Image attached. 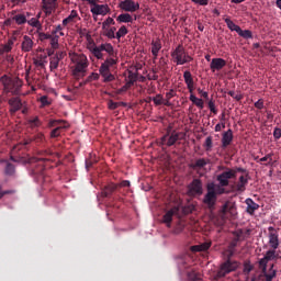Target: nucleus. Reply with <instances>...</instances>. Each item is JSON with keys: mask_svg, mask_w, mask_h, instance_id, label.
<instances>
[{"mask_svg": "<svg viewBox=\"0 0 281 281\" xmlns=\"http://www.w3.org/2000/svg\"><path fill=\"white\" fill-rule=\"evenodd\" d=\"M179 140V134L172 132V134H166L160 138V145L173 146Z\"/></svg>", "mask_w": 281, "mask_h": 281, "instance_id": "obj_12", "label": "nucleus"}, {"mask_svg": "<svg viewBox=\"0 0 281 281\" xmlns=\"http://www.w3.org/2000/svg\"><path fill=\"white\" fill-rule=\"evenodd\" d=\"M187 277L189 281H201L202 279L200 271H196V270L188 271Z\"/></svg>", "mask_w": 281, "mask_h": 281, "instance_id": "obj_32", "label": "nucleus"}, {"mask_svg": "<svg viewBox=\"0 0 281 281\" xmlns=\"http://www.w3.org/2000/svg\"><path fill=\"white\" fill-rule=\"evenodd\" d=\"M48 127L53 128L50 132V137L56 138L59 137L63 128L69 127V124L66 121H49Z\"/></svg>", "mask_w": 281, "mask_h": 281, "instance_id": "obj_8", "label": "nucleus"}, {"mask_svg": "<svg viewBox=\"0 0 281 281\" xmlns=\"http://www.w3.org/2000/svg\"><path fill=\"white\" fill-rule=\"evenodd\" d=\"M14 47V40L10 38L7 43L3 45H0V56H3L4 54L11 53L12 48Z\"/></svg>", "mask_w": 281, "mask_h": 281, "instance_id": "obj_21", "label": "nucleus"}, {"mask_svg": "<svg viewBox=\"0 0 281 281\" xmlns=\"http://www.w3.org/2000/svg\"><path fill=\"white\" fill-rule=\"evenodd\" d=\"M176 94H177L176 89H170V90L166 93V98L169 99V101H170L171 99H173V98L176 97Z\"/></svg>", "mask_w": 281, "mask_h": 281, "instance_id": "obj_56", "label": "nucleus"}, {"mask_svg": "<svg viewBox=\"0 0 281 281\" xmlns=\"http://www.w3.org/2000/svg\"><path fill=\"white\" fill-rule=\"evenodd\" d=\"M105 36L110 37V40H113L115 34H113L112 29H106Z\"/></svg>", "mask_w": 281, "mask_h": 281, "instance_id": "obj_63", "label": "nucleus"}, {"mask_svg": "<svg viewBox=\"0 0 281 281\" xmlns=\"http://www.w3.org/2000/svg\"><path fill=\"white\" fill-rule=\"evenodd\" d=\"M183 78H184V83H187V88L189 89V93L193 94L194 80H193V77H192V72H190V70H184Z\"/></svg>", "mask_w": 281, "mask_h": 281, "instance_id": "obj_15", "label": "nucleus"}, {"mask_svg": "<svg viewBox=\"0 0 281 281\" xmlns=\"http://www.w3.org/2000/svg\"><path fill=\"white\" fill-rule=\"evenodd\" d=\"M274 139H281V127H274Z\"/></svg>", "mask_w": 281, "mask_h": 281, "instance_id": "obj_59", "label": "nucleus"}, {"mask_svg": "<svg viewBox=\"0 0 281 281\" xmlns=\"http://www.w3.org/2000/svg\"><path fill=\"white\" fill-rule=\"evenodd\" d=\"M225 23L228 26L229 31H235V32H237L238 35H240V26L238 24L234 23V21H232V19L226 18Z\"/></svg>", "mask_w": 281, "mask_h": 281, "instance_id": "obj_31", "label": "nucleus"}, {"mask_svg": "<svg viewBox=\"0 0 281 281\" xmlns=\"http://www.w3.org/2000/svg\"><path fill=\"white\" fill-rule=\"evenodd\" d=\"M9 104L11 106V110L12 113H15L16 111L21 110L23 104H22V100L19 99V98H15V99H10L9 100Z\"/></svg>", "mask_w": 281, "mask_h": 281, "instance_id": "obj_25", "label": "nucleus"}, {"mask_svg": "<svg viewBox=\"0 0 281 281\" xmlns=\"http://www.w3.org/2000/svg\"><path fill=\"white\" fill-rule=\"evenodd\" d=\"M207 164L209 161L205 157H200L194 162H190L189 167L193 170H201L202 168H205Z\"/></svg>", "mask_w": 281, "mask_h": 281, "instance_id": "obj_19", "label": "nucleus"}, {"mask_svg": "<svg viewBox=\"0 0 281 281\" xmlns=\"http://www.w3.org/2000/svg\"><path fill=\"white\" fill-rule=\"evenodd\" d=\"M198 93H200L201 94V97H203V99H209V93H207V91H203V89H201V88H199L198 89Z\"/></svg>", "mask_w": 281, "mask_h": 281, "instance_id": "obj_62", "label": "nucleus"}, {"mask_svg": "<svg viewBox=\"0 0 281 281\" xmlns=\"http://www.w3.org/2000/svg\"><path fill=\"white\" fill-rule=\"evenodd\" d=\"M172 59L177 65H186L190 61H193V57L187 53L183 45H178L175 50L171 53Z\"/></svg>", "mask_w": 281, "mask_h": 281, "instance_id": "obj_5", "label": "nucleus"}, {"mask_svg": "<svg viewBox=\"0 0 281 281\" xmlns=\"http://www.w3.org/2000/svg\"><path fill=\"white\" fill-rule=\"evenodd\" d=\"M248 176L249 173H246V178L245 176H239V181L237 183V191L238 192H244L246 189V186L248 183Z\"/></svg>", "mask_w": 281, "mask_h": 281, "instance_id": "obj_28", "label": "nucleus"}, {"mask_svg": "<svg viewBox=\"0 0 281 281\" xmlns=\"http://www.w3.org/2000/svg\"><path fill=\"white\" fill-rule=\"evenodd\" d=\"M30 124H31V126H35V127L41 126L40 117L35 116L34 119H31Z\"/></svg>", "mask_w": 281, "mask_h": 281, "instance_id": "obj_53", "label": "nucleus"}, {"mask_svg": "<svg viewBox=\"0 0 281 281\" xmlns=\"http://www.w3.org/2000/svg\"><path fill=\"white\" fill-rule=\"evenodd\" d=\"M276 259V251L273 249H269L266 252V260H267V265L269 262V260Z\"/></svg>", "mask_w": 281, "mask_h": 281, "instance_id": "obj_48", "label": "nucleus"}, {"mask_svg": "<svg viewBox=\"0 0 281 281\" xmlns=\"http://www.w3.org/2000/svg\"><path fill=\"white\" fill-rule=\"evenodd\" d=\"M187 194L191 198L201 196L203 194V181L195 178L187 187Z\"/></svg>", "mask_w": 281, "mask_h": 281, "instance_id": "obj_7", "label": "nucleus"}, {"mask_svg": "<svg viewBox=\"0 0 281 281\" xmlns=\"http://www.w3.org/2000/svg\"><path fill=\"white\" fill-rule=\"evenodd\" d=\"M15 191L9 190V191H2V187L0 186V200L5 196V194H14Z\"/></svg>", "mask_w": 281, "mask_h": 281, "instance_id": "obj_61", "label": "nucleus"}, {"mask_svg": "<svg viewBox=\"0 0 281 281\" xmlns=\"http://www.w3.org/2000/svg\"><path fill=\"white\" fill-rule=\"evenodd\" d=\"M26 23H29L30 26H34L35 29H37L38 32L43 31V24L36 18L29 19V21L26 19Z\"/></svg>", "mask_w": 281, "mask_h": 281, "instance_id": "obj_35", "label": "nucleus"}, {"mask_svg": "<svg viewBox=\"0 0 281 281\" xmlns=\"http://www.w3.org/2000/svg\"><path fill=\"white\" fill-rule=\"evenodd\" d=\"M205 146H206V150H211V148H213V138L212 137H206Z\"/></svg>", "mask_w": 281, "mask_h": 281, "instance_id": "obj_55", "label": "nucleus"}, {"mask_svg": "<svg viewBox=\"0 0 281 281\" xmlns=\"http://www.w3.org/2000/svg\"><path fill=\"white\" fill-rule=\"evenodd\" d=\"M40 102H41V106H42V108L50 106V104H52V100H49L46 94H44L43 97H41Z\"/></svg>", "mask_w": 281, "mask_h": 281, "instance_id": "obj_45", "label": "nucleus"}, {"mask_svg": "<svg viewBox=\"0 0 281 281\" xmlns=\"http://www.w3.org/2000/svg\"><path fill=\"white\" fill-rule=\"evenodd\" d=\"M115 21L113 18H108L105 19V21L102 23V27L103 29H106V26L109 25H114Z\"/></svg>", "mask_w": 281, "mask_h": 281, "instance_id": "obj_52", "label": "nucleus"}, {"mask_svg": "<svg viewBox=\"0 0 281 281\" xmlns=\"http://www.w3.org/2000/svg\"><path fill=\"white\" fill-rule=\"evenodd\" d=\"M57 67H59V56L56 53L50 58L49 69H50V71H54L55 69H57Z\"/></svg>", "mask_w": 281, "mask_h": 281, "instance_id": "obj_34", "label": "nucleus"}, {"mask_svg": "<svg viewBox=\"0 0 281 281\" xmlns=\"http://www.w3.org/2000/svg\"><path fill=\"white\" fill-rule=\"evenodd\" d=\"M34 46V42L30 35H23V42L21 48L23 53H30Z\"/></svg>", "mask_w": 281, "mask_h": 281, "instance_id": "obj_17", "label": "nucleus"}, {"mask_svg": "<svg viewBox=\"0 0 281 281\" xmlns=\"http://www.w3.org/2000/svg\"><path fill=\"white\" fill-rule=\"evenodd\" d=\"M192 3L200 4L201 7H207L209 0H192Z\"/></svg>", "mask_w": 281, "mask_h": 281, "instance_id": "obj_57", "label": "nucleus"}, {"mask_svg": "<svg viewBox=\"0 0 281 281\" xmlns=\"http://www.w3.org/2000/svg\"><path fill=\"white\" fill-rule=\"evenodd\" d=\"M31 15V12L18 13V15H14L13 20L16 25H25V23H27V18H30Z\"/></svg>", "mask_w": 281, "mask_h": 281, "instance_id": "obj_20", "label": "nucleus"}, {"mask_svg": "<svg viewBox=\"0 0 281 281\" xmlns=\"http://www.w3.org/2000/svg\"><path fill=\"white\" fill-rule=\"evenodd\" d=\"M72 67L71 71L76 80L86 77L90 65L86 54L74 53L71 55Z\"/></svg>", "mask_w": 281, "mask_h": 281, "instance_id": "obj_4", "label": "nucleus"}, {"mask_svg": "<svg viewBox=\"0 0 281 281\" xmlns=\"http://www.w3.org/2000/svg\"><path fill=\"white\" fill-rule=\"evenodd\" d=\"M255 266L250 263V260L244 261V274L249 279L250 272L254 270Z\"/></svg>", "mask_w": 281, "mask_h": 281, "instance_id": "obj_37", "label": "nucleus"}, {"mask_svg": "<svg viewBox=\"0 0 281 281\" xmlns=\"http://www.w3.org/2000/svg\"><path fill=\"white\" fill-rule=\"evenodd\" d=\"M108 12H109L108 4H98V2H95V7L91 8L92 15H106Z\"/></svg>", "mask_w": 281, "mask_h": 281, "instance_id": "obj_18", "label": "nucleus"}, {"mask_svg": "<svg viewBox=\"0 0 281 281\" xmlns=\"http://www.w3.org/2000/svg\"><path fill=\"white\" fill-rule=\"evenodd\" d=\"M32 140H35V143H43L45 140V135L44 134H36L35 137L33 138H27L24 140V145H30Z\"/></svg>", "mask_w": 281, "mask_h": 281, "instance_id": "obj_39", "label": "nucleus"}, {"mask_svg": "<svg viewBox=\"0 0 281 281\" xmlns=\"http://www.w3.org/2000/svg\"><path fill=\"white\" fill-rule=\"evenodd\" d=\"M209 110L214 113V115H217V110L214 100H209Z\"/></svg>", "mask_w": 281, "mask_h": 281, "instance_id": "obj_51", "label": "nucleus"}, {"mask_svg": "<svg viewBox=\"0 0 281 281\" xmlns=\"http://www.w3.org/2000/svg\"><path fill=\"white\" fill-rule=\"evenodd\" d=\"M15 172V167L12 165V162H7L5 165V175L13 176Z\"/></svg>", "mask_w": 281, "mask_h": 281, "instance_id": "obj_44", "label": "nucleus"}, {"mask_svg": "<svg viewBox=\"0 0 281 281\" xmlns=\"http://www.w3.org/2000/svg\"><path fill=\"white\" fill-rule=\"evenodd\" d=\"M233 139H234V134L232 130H227V132H225L222 137V147L226 148L227 146H229Z\"/></svg>", "mask_w": 281, "mask_h": 281, "instance_id": "obj_22", "label": "nucleus"}, {"mask_svg": "<svg viewBox=\"0 0 281 281\" xmlns=\"http://www.w3.org/2000/svg\"><path fill=\"white\" fill-rule=\"evenodd\" d=\"M245 203L247 205L246 213L255 214L256 211L260 210L259 203L254 202L252 198H246Z\"/></svg>", "mask_w": 281, "mask_h": 281, "instance_id": "obj_16", "label": "nucleus"}, {"mask_svg": "<svg viewBox=\"0 0 281 281\" xmlns=\"http://www.w3.org/2000/svg\"><path fill=\"white\" fill-rule=\"evenodd\" d=\"M100 75L98 72H91V75L86 78V82L90 83L93 82L94 80H99Z\"/></svg>", "mask_w": 281, "mask_h": 281, "instance_id": "obj_49", "label": "nucleus"}, {"mask_svg": "<svg viewBox=\"0 0 281 281\" xmlns=\"http://www.w3.org/2000/svg\"><path fill=\"white\" fill-rule=\"evenodd\" d=\"M225 65H227L226 59L213 58L211 64H210L211 71H213V72L221 71L223 69V67H225Z\"/></svg>", "mask_w": 281, "mask_h": 281, "instance_id": "obj_14", "label": "nucleus"}, {"mask_svg": "<svg viewBox=\"0 0 281 281\" xmlns=\"http://www.w3.org/2000/svg\"><path fill=\"white\" fill-rule=\"evenodd\" d=\"M259 268L261 269L265 278H267V272H268L267 255H265V257H262V259L259 260Z\"/></svg>", "mask_w": 281, "mask_h": 281, "instance_id": "obj_36", "label": "nucleus"}, {"mask_svg": "<svg viewBox=\"0 0 281 281\" xmlns=\"http://www.w3.org/2000/svg\"><path fill=\"white\" fill-rule=\"evenodd\" d=\"M29 164H36L32 169V175L36 176L37 180H45V159H38L37 157H31Z\"/></svg>", "mask_w": 281, "mask_h": 281, "instance_id": "obj_6", "label": "nucleus"}, {"mask_svg": "<svg viewBox=\"0 0 281 281\" xmlns=\"http://www.w3.org/2000/svg\"><path fill=\"white\" fill-rule=\"evenodd\" d=\"M119 191V184L117 183H108L104 184L101 189V196L102 198H112L114 192Z\"/></svg>", "mask_w": 281, "mask_h": 281, "instance_id": "obj_11", "label": "nucleus"}, {"mask_svg": "<svg viewBox=\"0 0 281 281\" xmlns=\"http://www.w3.org/2000/svg\"><path fill=\"white\" fill-rule=\"evenodd\" d=\"M120 106L121 104H119V102H114V100H109L108 102L109 110H117Z\"/></svg>", "mask_w": 281, "mask_h": 281, "instance_id": "obj_50", "label": "nucleus"}, {"mask_svg": "<svg viewBox=\"0 0 281 281\" xmlns=\"http://www.w3.org/2000/svg\"><path fill=\"white\" fill-rule=\"evenodd\" d=\"M76 18H78L77 10H71L70 14L66 19H63V25L67 26V25H69V23H75Z\"/></svg>", "mask_w": 281, "mask_h": 281, "instance_id": "obj_29", "label": "nucleus"}, {"mask_svg": "<svg viewBox=\"0 0 281 281\" xmlns=\"http://www.w3.org/2000/svg\"><path fill=\"white\" fill-rule=\"evenodd\" d=\"M22 85H23L22 80H20V79L14 80L13 78H11V91H10V93L19 94L20 91H21Z\"/></svg>", "mask_w": 281, "mask_h": 281, "instance_id": "obj_23", "label": "nucleus"}, {"mask_svg": "<svg viewBox=\"0 0 281 281\" xmlns=\"http://www.w3.org/2000/svg\"><path fill=\"white\" fill-rule=\"evenodd\" d=\"M119 8H121V10H123L124 12H127V14H133L134 12H137V10H139L140 4L139 2H136L134 0H124L119 2Z\"/></svg>", "mask_w": 281, "mask_h": 281, "instance_id": "obj_9", "label": "nucleus"}, {"mask_svg": "<svg viewBox=\"0 0 281 281\" xmlns=\"http://www.w3.org/2000/svg\"><path fill=\"white\" fill-rule=\"evenodd\" d=\"M212 246V241H203L202 244H198L195 246H191V251H207Z\"/></svg>", "mask_w": 281, "mask_h": 281, "instance_id": "obj_24", "label": "nucleus"}, {"mask_svg": "<svg viewBox=\"0 0 281 281\" xmlns=\"http://www.w3.org/2000/svg\"><path fill=\"white\" fill-rule=\"evenodd\" d=\"M177 211H178L177 209H170L169 211H167L166 214H164L162 222L167 224L168 227H170L172 218L177 213Z\"/></svg>", "mask_w": 281, "mask_h": 281, "instance_id": "obj_26", "label": "nucleus"}, {"mask_svg": "<svg viewBox=\"0 0 281 281\" xmlns=\"http://www.w3.org/2000/svg\"><path fill=\"white\" fill-rule=\"evenodd\" d=\"M137 80H138L137 72H133L132 70H130V72H128V83L133 85V83L137 82Z\"/></svg>", "mask_w": 281, "mask_h": 281, "instance_id": "obj_47", "label": "nucleus"}, {"mask_svg": "<svg viewBox=\"0 0 281 281\" xmlns=\"http://www.w3.org/2000/svg\"><path fill=\"white\" fill-rule=\"evenodd\" d=\"M58 0H43V10L46 15L53 14L54 10H56Z\"/></svg>", "mask_w": 281, "mask_h": 281, "instance_id": "obj_13", "label": "nucleus"}, {"mask_svg": "<svg viewBox=\"0 0 281 281\" xmlns=\"http://www.w3.org/2000/svg\"><path fill=\"white\" fill-rule=\"evenodd\" d=\"M239 36L244 37L245 40H249L254 37V34L251 31H243V29L239 26Z\"/></svg>", "mask_w": 281, "mask_h": 281, "instance_id": "obj_46", "label": "nucleus"}, {"mask_svg": "<svg viewBox=\"0 0 281 281\" xmlns=\"http://www.w3.org/2000/svg\"><path fill=\"white\" fill-rule=\"evenodd\" d=\"M190 100L191 102H193L195 106L200 108V110H203L204 101L202 99H198V97L194 93H192L190 94Z\"/></svg>", "mask_w": 281, "mask_h": 281, "instance_id": "obj_38", "label": "nucleus"}, {"mask_svg": "<svg viewBox=\"0 0 281 281\" xmlns=\"http://www.w3.org/2000/svg\"><path fill=\"white\" fill-rule=\"evenodd\" d=\"M239 237L234 238V240L231 241L228 246V258L221 265L220 270L216 272L215 279L225 278L227 273H231V271H236L239 267L238 262L236 260H232V257L236 252L237 244H238Z\"/></svg>", "mask_w": 281, "mask_h": 281, "instance_id": "obj_3", "label": "nucleus"}, {"mask_svg": "<svg viewBox=\"0 0 281 281\" xmlns=\"http://www.w3.org/2000/svg\"><path fill=\"white\" fill-rule=\"evenodd\" d=\"M255 108L262 110V108H265V101L262 99L257 100V102H255Z\"/></svg>", "mask_w": 281, "mask_h": 281, "instance_id": "obj_58", "label": "nucleus"}, {"mask_svg": "<svg viewBox=\"0 0 281 281\" xmlns=\"http://www.w3.org/2000/svg\"><path fill=\"white\" fill-rule=\"evenodd\" d=\"M232 178H236V170L229 168L217 176L216 180L220 182V184L214 183V181L206 183V194H204L203 203L209 210H215L217 196L224 194V187L229 186V180H232Z\"/></svg>", "mask_w": 281, "mask_h": 281, "instance_id": "obj_2", "label": "nucleus"}, {"mask_svg": "<svg viewBox=\"0 0 281 281\" xmlns=\"http://www.w3.org/2000/svg\"><path fill=\"white\" fill-rule=\"evenodd\" d=\"M14 21H15V19L12 18V16L9 18V19H5V21H4V23H3V29H4V26H11V25H13Z\"/></svg>", "mask_w": 281, "mask_h": 281, "instance_id": "obj_60", "label": "nucleus"}, {"mask_svg": "<svg viewBox=\"0 0 281 281\" xmlns=\"http://www.w3.org/2000/svg\"><path fill=\"white\" fill-rule=\"evenodd\" d=\"M90 50L98 60H104L99 67V72L103 78V82H113V80H115V77L113 72H111V67L117 65L119 58L112 43H101V45H92ZM103 50L108 53V58L105 59Z\"/></svg>", "mask_w": 281, "mask_h": 281, "instance_id": "obj_1", "label": "nucleus"}, {"mask_svg": "<svg viewBox=\"0 0 281 281\" xmlns=\"http://www.w3.org/2000/svg\"><path fill=\"white\" fill-rule=\"evenodd\" d=\"M49 40H50V46L53 50H55L56 48H59V35L50 34Z\"/></svg>", "mask_w": 281, "mask_h": 281, "instance_id": "obj_40", "label": "nucleus"}, {"mask_svg": "<svg viewBox=\"0 0 281 281\" xmlns=\"http://www.w3.org/2000/svg\"><path fill=\"white\" fill-rule=\"evenodd\" d=\"M162 45H161V41L160 40H156L151 42V53L154 58H158L159 55V50H161Z\"/></svg>", "mask_w": 281, "mask_h": 281, "instance_id": "obj_27", "label": "nucleus"}, {"mask_svg": "<svg viewBox=\"0 0 281 281\" xmlns=\"http://www.w3.org/2000/svg\"><path fill=\"white\" fill-rule=\"evenodd\" d=\"M128 34L127 26L122 25L121 29L116 32V38L121 40V37L126 36Z\"/></svg>", "mask_w": 281, "mask_h": 281, "instance_id": "obj_41", "label": "nucleus"}, {"mask_svg": "<svg viewBox=\"0 0 281 281\" xmlns=\"http://www.w3.org/2000/svg\"><path fill=\"white\" fill-rule=\"evenodd\" d=\"M268 232H269V235H268L269 246H270V248H272V250L276 251V249H278L279 245H280L279 233L272 226L268 227Z\"/></svg>", "mask_w": 281, "mask_h": 281, "instance_id": "obj_10", "label": "nucleus"}, {"mask_svg": "<svg viewBox=\"0 0 281 281\" xmlns=\"http://www.w3.org/2000/svg\"><path fill=\"white\" fill-rule=\"evenodd\" d=\"M11 83H12V78L4 77V80H3L4 90H5L8 93H11V91H12V89H11Z\"/></svg>", "mask_w": 281, "mask_h": 281, "instance_id": "obj_43", "label": "nucleus"}, {"mask_svg": "<svg viewBox=\"0 0 281 281\" xmlns=\"http://www.w3.org/2000/svg\"><path fill=\"white\" fill-rule=\"evenodd\" d=\"M228 94H229L233 99H235V100H237V101H240V100L243 99V94H240V93H235V91H228Z\"/></svg>", "mask_w": 281, "mask_h": 281, "instance_id": "obj_54", "label": "nucleus"}, {"mask_svg": "<svg viewBox=\"0 0 281 281\" xmlns=\"http://www.w3.org/2000/svg\"><path fill=\"white\" fill-rule=\"evenodd\" d=\"M116 21H119V23H133L134 19L131 15V13L125 12V13H120V15H117Z\"/></svg>", "mask_w": 281, "mask_h": 281, "instance_id": "obj_30", "label": "nucleus"}, {"mask_svg": "<svg viewBox=\"0 0 281 281\" xmlns=\"http://www.w3.org/2000/svg\"><path fill=\"white\" fill-rule=\"evenodd\" d=\"M117 186H119V189H120V187H131V181L123 180V181H121V183H117Z\"/></svg>", "mask_w": 281, "mask_h": 281, "instance_id": "obj_64", "label": "nucleus"}, {"mask_svg": "<svg viewBox=\"0 0 281 281\" xmlns=\"http://www.w3.org/2000/svg\"><path fill=\"white\" fill-rule=\"evenodd\" d=\"M278 270H274V265H270L269 270L266 272V281H272V279L277 278Z\"/></svg>", "mask_w": 281, "mask_h": 281, "instance_id": "obj_33", "label": "nucleus"}, {"mask_svg": "<svg viewBox=\"0 0 281 281\" xmlns=\"http://www.w3.org/2000/svg\"><path fill=\"white\" fill-rule=\"evenodd\" d=\"M153 102L156 106H161L164 104V97L161 93L156 94V97H153Z\"/></svg>", "mask_w": 281, "mask_h": 281, "instance_id": "obj_42", "label": "nucleus"}]
</instances>
